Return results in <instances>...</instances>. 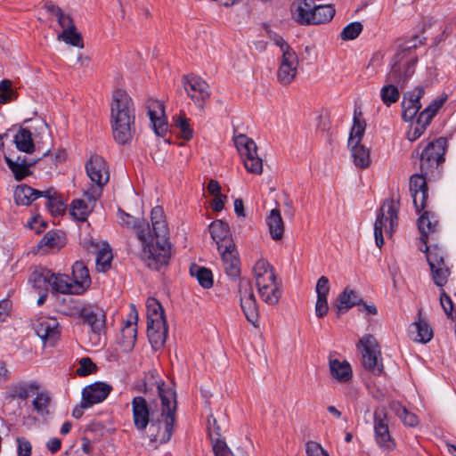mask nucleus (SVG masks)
Instances as JSON below:
<instances>
[{"mask_svg":"<svg viewBox=\"0 0 456 456\" xmlns=\"http://www.w3.org/2000/svg\"><path fill=\"white\" fill-rule=\"evenodd\" d=\"M160 408H154L142 396H135L131 402L133 423L140 436L152 448L167 443L176 422V393L164 382L157 386Z\"/></svg>","mask_w":456,"mask_h":456,"instance_id":"f257e3e1","label":"nucleus"},{"mask_svg":"<svg viewBox=\"0 0 456 456\" xmlns=\"http://www.w3.org/2000/svg\"><path fill=\"white\" fill-rule=\"evenodd\" d=\"M119 224L135 231L138 240L142 242V259L145 265L157 271L167 266L171 257V244L168 241V227L164 210L160 206L151 209L152 229L145 220H139L125 211L118 209Z\"/></svg>","mask_w":456,"mask_h":456,"instance_id":"f03ea898","label":"nucleus"},{"mask_svg":"<svg viewBox=\"0 0 456 456\" xmlns=\"http://www.w3.org/2000/svg\"><path fill=\"white\" fill-rule=\"evenodd\" d=\"M422 45L418 36L403 41L398 45V49L391 60V70L387 75V81L394 83L384 86L380 91V97L384 104L390 106L399 100L401 89L404 88L410 77L415 71V65L418 61L416 48Z\"/></svg>","mask_w":456,"mask_h":456,"instance_id":"7ed1b4c3","label":"nucleus"},{"mask_svg":"<svg viewBox=\"0 0 456 456\" xmlns=\"http://www.w3.org/2000/svg\"><path fill=\"white\" fill-rule=\"evenodd\" d=\"M110 126L115 142L130 144L135 134V110L132 98L121 89L114 91L110 105Z\"/></svg>","mask_w":456,"mask_h":456,"instance_id":"20e7f679","label":"nucleus"},{"mask_svg":"<svg viewBox=\"0 0 456 456\" xmlns=\"http://www.w3.org/2000/svg\"><path fill=\"white\" fill-rule=\"evenodd\" d=\"M253 275L261 299L269 305L279 303L282 293V281L274 267L265 259H259L253 267Z\"/></svg>","mask_w":456,"mask_h":456,"instance_id":"39448f33","label":"nucleus"},{"mask_svg":"<svg viewBox=\"0 0 456 456\" xmlns=\"http://www.w3.org/2000/svg\"><path fill=\"white\" fill-rule=\"evenodd\" d=\"M290 12L293 20L301 25H319L330 22L336 10L332 4L315 5L314 0H295Z\"/></svg>","mask_w":456,"mask_h":456,"instance_id":"423d86ee","label":"nucleus"},{"mask_svg":"<svg viewBox=\"0 0 456 456\" xmlns=\"http://www.w3.org/2000/svg\"><path fill=\"white\" fill-rule=\"evenodd\" d=\"M40 386L37 382H17L7 386L5 395L2 401V411L11 417V420H16L20 416L21 402L26 400L30 393L37 392Z\"/></svg>","mask_w":456,"mask_h":456,"instance_id":"0eeeda50","label":"nucleus"},{"mask_svg":"<svg viewBox=\"0 0 456 456\" xmlns=\"http://www.w3.org/2000/svg\"><path fill=\"white\" fill-rule=\"evenodd\" d=\"M446 149V138L439 137L428 142L420 154L418 151H413L411 158L419 156L420 172L430 175V177H436L440 174L439 167L444 162Z\"/></svg>","mask_w":456,"mask_h":456,"instance_id":"6e6552de","label":"nucleus"},{"mask_svg":"<svg viewBox=\"0 0 456 456\" xmlns=\"http://www.w3.org/2000/svg\"><path fill=\"white\" fill-rule=\"evenodd\" d=\"M361 348L362 364L374 375H380L384 366L382 363L381 352L377 339L371 334L364 335L357 343Z\"/></svg>","mask_w":456,"mask_h":456,"instance_id":"1a4fd4ad","label":"nucleus"},{"mask_svg":"<svg viewBox=\"0 0 456 456\" xmlns=\"http://www.w3.org/2000/svg\"><path fill=\"white\" fill-rule=\"evenodd\" d=\"M398 208L399 200L395 202L393 199L386 200L379 208L374 224L375 242L379 248L384 244L383 228L386 226V223L389 221L390 232L397 226Z\"/></svg>","mask_w":456,"mask_h":456,"instance_id":"9d476101","label":"nucleus"},{"mask_svg":"<svg viewBox=\"0 0 456 456\" xmlns=\"http://www.w3.org/2000/svg\"><path fill=\"white\" fill-rule=\"evenodd\" d=\"M240 307L248 322L255 328L259 326V306L256 301L251 281L241 278L238 283Z\"/></svg>","mask_w":456,"mask_h":456,"instance_id":"9b49d317","label":"nucleus"},{"mask_svg":"<svg viewBox=\"0 0 456 456\" xmlns=\"http://www.w3.org/2000/svg\"><path fill=\"white\" fill-rule=\"evenodd\" d=\"M236 148L243 159L244 167L248 172L260 175L263 172V161L257 155L256 142L245 134L234 138Z\"/></svg>","mask_w":456,"mask_h":456,"instance_id":"f8f14e48","label":"nucleus"},{"mask_svg":"<svg viewBox=\"0 0 456 456\" xmlns=\"http://www.w3.org/2000/svg\"><path fill=\"white\" fill-rule=\"evenodd\" d=\"M420 250L423 251L422 248ZM424 252L430 267L434 283L438 287H444L451 274L450 268L445 265L444 250L437 245L426 247Z\"/></svg>","mask_w":456,"mask_h":456,"instance_id":"ddd939ff","label":"nucleus"},{"mask_svg":"<svg viewBox=\"0 0 456 456\" xmlns=\"http://www.w3.org/2000/svg\"><path fill=\"white\" fill-rule=\"evenodd\" d=\"M447 95L444 94L440 98L433 100L429 105L425 108L416 119V124L407 134V137L410 141H415L419 138L425 132L428 126L431 123L433 118L436 116L438 110L446 102Z\"/></svg>","mask_w":456,"mask_h":456,"instance_id":"4468645a","label":"nucleus"},{"mask_svg":"<svg viewBox=\"0 0 456 456\" xmlns=\"http://www.w3.org/2000/svg\"><path fill=\"white\" fill-rule=\"evenodd\" d=\"M373 417V428L377 444L384 450H392L395 444L389 432L388 417L386 409H376Z\"/></svg>","mask_w":456,"mask_h":456,"instance_id":"2eb2a0df","label":"nucleus"},{"mask_svg":"<svg viewBox=\"0 0 456 456\" xmlns=\"http://www.w3.org/2000/svg\"><path fill=\"white\" fill-rule=\"evenodd\" d=\"M86 171L96 186L104 187L110 180L109 167L102 156H91L86 163Z\"/></svg>","mask_w":456,"mask_h":456,"instance_id":"dca6fc26","label":"nucleus"},{"mask_svg":"<svg viewBox=\"0 0 456 456\" xmlns=\"http://www.w3.org/2000/svg\"><path fill=\"white\" fill-rule=\"evenodd\" d=\"M428 176H430V175H424L420 172V174L412 175L410 178V191L417 212H420L427 207L426 202L428 197Z\"/></svg>","mask_w":456,"mask_h":456,"instance_id":"f3484780","label":"nucleus"},{"mask_svg":"<svg viewBox=\"0 0 456 456\" xmlns=\"http://www.w3.org/2000/svg\"><path fill=\"white\" fill-rule=\"evenodd\" d=\"M425 94L424 86H416L404 93L402 102V118L405 122L411 121L421 109L420 99Z\"/></svg>","mask_w":456,"mask_h":456,"instance_id":"a211bd4d","label":"nucleus"},{"mask_svg":"<svg viewBox=\"0 0 456 456\" xmlns=\"http://www.w3.org/2000/svg\"><path fill=\"white\" fill-rule=\"evenodd\" d=\"M83 324L90 327L93 333L100 335L105 330L106 314L96 305L86 304L81 315Z\"/></svg>","mask_w":456,"mask_h":456,"instance_id":"6ab92c4d","label":"nucleus"},{"mask_svg":"<svg viewBox=\"0 0 456 456\" xmlns=\"http://www.w3.org/2000/svg\"><path fill=\"white\" fill-rule=\"evenodd\" d=\"M147 110L155 134L158 136H165L168 129V124L165 116L164 104L160 101L149 100Z\"/></svg>","mask_w":456,"mask_h":456,"instance_id":"aec40b11","label":"nucleus"},{"mask_svg":"<svg viewBox=\"0 0 456 456\" xmlns=\"http://www.w3.org/2000/svg\"><path fill=\"white\" fill-rule=\"evenodd\" d=\"M298 66L297 53H289L281 56L277 71V79L282 86H289L295 79Z\"/></svg>","mask_w":456,"mask_h":456,"instance_id":"412c9836","label":"nucleus"},{"mask_svg":"<svg viewBox=\"0 0 456 456\" xmlns=\"http://www.w3.org/2000/svg\"><path fill=\"white\" fill-rule=\"evenodd\" d=\"M184 88L188 96L195 102V104H197L200 109H203L206 100L210 96L209 86L208 83L200 77H191L187 79Z\"/></svg>","mask_w":456,"mask_h":456,"instance_id":"4be33fe9","label":"nucleus"},{"mask_svg":"<svg viewBox=\"0 0 456 456\" xmlns=\"http://www.w3.org/2000/svg\"><path fill=\"white\" fill-rule=\"evenodd\" d=\"M211 238L217 245V249L232 248L235 244L232 237L228 224L217 219L213 221L208 227Z\"/></svg>","mask_w":456,"mask_h":456,"instance_id":"5701e85b","label":"nucleus"},{"mask_svg":"<svg viewBox=\"0 0 456 456\" xmlns=\"http://www.w3.org/2000/svg\"><path fill=\"white\" fill-rule=\"evenodd\" d=\"M167 321L156 320L147 322V336L154 350L162 348L167 335Z\"/></svg>","mask_w":456,"mask_h":456,"instance_id":"b1692460","label":"nucleus"},{"mask_svg":"<svg viewBox=\"0 0 456 456\" xmlns=\"http://www.w3.org/2000/svg\"><path fill=\"white\" fill-rule=\"evenodd\" d=\"M112 387L105 382L97 381L86 386L82 391L84 401L94 405L102 403L112 391Z\"/></svg>","mask_w":456,"mask_h":456,"instance_id":"393cba45","label":"nucleus"},{"mask_svg":"<svg viewBox=\"0 0 456 456\" xmlns=\"http://www.w3.org/2000/svg\"><path fill=\"white\" fill-rule=\"evenodd\" d=\"M34 330L44 341L54 340L60 333L59 322L51 317H39L34 323Z\"/></svg>","mask_w":456,"mask_h":456,"instance_id":"a878e982","label":"nucleus"},{"mask_svg":"<svg viewBox=\"0 0 456 456\" xmlns=\"http://www.w3.org/2000/svg\"><path fill=\"white\" fill-rule=\"evenodd\" d=\"M218 251L221 254L222 262L226 274L232 279L240 277V262L235 244H232V248H222V250Z\"/></svg>","mask_w":456,"mask_h":456,"instance_id":"bb28decb","label":"nucleus"},{"mask_svg":"<svg viewBox=\"0 0 456 456\" xmlns=\"http://www.w3.org/2000/svg\"><path fill=\"white\" fill-rule=\"evenodd\" d=\"M72 276L76 295H80L88 289L91 285V277L84 262H75L72 266Z\"/></svg>","mask_w":456,"mask_h":456,"instance_id":"cd10ccee","label":"nucleus"},{"mask_svg":"<svg viewBox=\"0 0 456 456\" xmlns=\"http://www.w3.org/2000/svg\"><path fill=\"white\" fill-rule=\"evenodd\" d=\"M13 195L17 205L29 206L43 196V191L36 190L27 184H20L15 188Z\"/></svg>","mask_w":456,"mask_h":456,"instance_id":"c85d7f7f","label":"nucleus"},{"mask_svg":"<svg viewBox=\"0 0 456 456\" xmlns=\"http://www.w3.org/2000/svg\"><path fill=\"white\" fill-rule=\"evenodd\" d=\"M266 224L269 233L273 240H281L283 238L285 226L278 208L272 209L266 217Z\"/></svg>","mask_w":456,"mask_h":456,"instance_id":"c756f323","label":"nucleus"},{"mask_svg":"<svg viewBox=\"0 0 456 456\" xmlns=\"http://www.w3.org/2000/svg\"><path fill=\"white\" fill-rule=\"evenodd\" d=\"M337 304V315L340 317L341 314L348 311L354 305H360L361 299L358 297L356 292L353 289H345L338 296Z\"/></svg>","mask_w":456,"mask_h":456,"instance_id":"7c9ffc66","label":"nucleus"},{"mask_svg":"<svg viewBox=\"0 0 456 456\" xmlns=\"http://www.w3.org/2000/svg\"><path fill=\"white\" fill-rule=\"evenodd\" d=\"M410 333L414 341L428 343L433 338V330L429 324L419 317V320L411 325Z\"/></svg>","mask_w":456,"mask_h":456,"instance_id":"2f4dec72","label":"nucleus"},{"mask_svg":"<svg viewBox=\"0 0 456 456\" xmlns=\"http://www.w3.org/2000/svg\"><path fill=\"white\" fill-rule=\"evenodd\" d=\"M85 305V303L69 295L61 300L59 304V312L67 316L78 318L79 315H81Z\"/></svg>","mask_w":456,"mask_h":456,"instance_id":"473e14b6","label":"nucleus"},{"mask_svg":"<svg viewBox=\"0 0 456 456\" xmlns=\"http://www.w3.org/2000/svg\"><path fill=\"white\" fill-rule=\"evenodd\" d=\"M437 221H432L430 218V212L424 211L423 214L418 219V227L421 233L420 240L426 247L428 236L433 235L436 232Z\"/></svg>","mask_w":456,"mask_h":456,"instance_id":"72a5a7b5","label":"nucleus"},{"mask_svg":"<svg viewBox=\"0 0 456 456\" xmlns=\"http://www.w3.org/2000/svg\"><path fill=\"white\" fill-rule=\"evenodd\" d=\"M51 277H53V273L50 270L38 268L31 273L29 281L38 291H47L51 287Z\"/></svg>","mask_w":456,"mask_h":456,"instance_id":"f704fd0d","label":"nucleus"},{"mask_svg":"<svg viewBox=\"0 0 456 456\" xmlns=\"http://www.w3.org/2000/svg\"><path fill=\"white\" fill-rule=\"evenodd\" d=\"M330 370L331 376L339 382H347L352 378L351 366L346 361L330 360Z\"/></svg>","mask_w":456,"mask_h":456,"instance_id":"c9c22d12","label":"nucleus"},{"mask_svg":"<svg viewBox=\"0 0 456 456\" xmlns=\"http://www.w3.org/2000/svg\"><path fill=\"white\" fill-rule=\"evenodd\" d=\"M44 198L47 199L46 208L49 209L52 215L57 216L64 213L66 209V205L63 200L61 199L58 192L53 189L50 188L48 190L43 191Z\"/></svg>","mask_w":456,"mask_h":456,"instance_id":"e433bc0d","label":"nucleus"},{"mask_svg":"<svg viewBox=\"0 0 456 456\" xmlns=\"http://www.w3.org/2000/svg\"><path fill=\"white\" fill-rule=\"evenodd\" d=\"M349 147L351 148L354 164L362 169L369 167L370 165L369 148L361 143H354Z\"/></svg>","mask_w":456,"mask_h":456,"instance_id":"4c0bfd02","label":"nucleus"},{"mask_svg":"<svg viewBox=\"0 0 456 456\" xmlns=\"http://www.w3.org/2000/svg\"><path fill=\"white\" fill-rule=\"evenodd\" d=\"M14 142L19 151L32 153L35 151V143L31 132L27 128H20L14 136Z\"/></svg>","mask_w":456,"mask_h":456,"instance_id":"58836bf2","label":"nucleus"},{"mask_svg":"<svg viewBox=\"0 0 456 456\" xmlns=\"http://www.w3.org/2000/svg\"><path fill=\"white\" fill-rule=\"evenodd\" d=\"M50 281L53 290L62 294H75L74 283L68 275L53 273Z\"/></svg>","mask_w":456,"mask_h":456,"instance_id":"ea45409f","label":"nucleus"},{"mask_svg":"<svg viewBox=\"0 0 456 456\" xmlns=\"http://www.w3.org/2000/svg\"><path fill=\"white\" fill-rule=\"evenodd\" d=\"M190 273L197 279L200 285L204 289H210L213 286V274L208 268L192 264L190 267Z\"/></svg>","mask_w":456,"mask_h":456,"instance_id":"a19ab883","label":"nucleus"},{"mask_svg":"<svg viewBox=\"0 0 456 456\" xmlns=\"http://www.w3.org/2000/svg\"><path fill=\"white\" fill-rule=\"evenodd\" d=\"M5 162L11 171L12 172L14 178L18 181L24 179L30 175L32 172L29 168L38 163L37 159L31 160L29 164H18L12 162V159L9 156H4Z\"/></svg>","mask_w":456,"mask_h":456,"instance_id":"79ce46f5","label":"nucleus"},{"mask_svg":"<svg viewBox=\"0 0 456 456\" xmlns=\"http://www.w3.org/2000/svg\"><path fill=\"white\" fill-rule=\"evenodd\" d=\"M113 258L111 248L109 244L104 243L96 253V269L98 272L105 273L111 267Z\"/></svg>","mask_w":456,"mask_h":456,"instance_id":"37998d69","label":"nucleus"},{"mask_svg":"<svg viewBox=\"0 0 456 456\" xmlns=\"http://www.w3.org/2000/svg\"><path fill=\"white\" fill-rule=\"evenodd\" d=\"M94 208L87 204L85 200H74L70 205V215L79 222L86 221Z\"/></svg>","mask_w":456,"mask_h":456,"instance_id":"c03bdc74","label":"nucleus"},{"mask_svg":"<svg viewBox=\"0 0 456 456\" xmlns=\"http://www.w3.org/2000/svg\"><path fill=\"white\" fill-rule=\"evenodd\" d=\"M52 398L47 392H37V396L32 401V405L37 413L42 417L49 414V406L51 404Z\"/></svg>","mask_w":456,"mask_h":456,"instance_id":"a18cd8bd","label":"nucleus"},{"mask_svg":"<svg viewBox=\"0 0 456 456\" xmlns=\"http://www.w3.org/2000/svg\"><path fill=\"white\" fill-rule=\"evenodd\" d=\"M392 409L395 411L396 416L403 421L404 425L413 428L419 424L418 416L415 413L409 411L401 403H394Z\"/></svg>","mask_w":456,"mask_h":456,"instance_id":"49530a36","label":"nucleus"},{"mask_svg":"<svg viewBox=\"0 0 456 456\" xmlns=\"http://www.w3.org/2000/svg\"><path fill=\"white\" fill-rule=\"evenodd\" d=\"M366 128V123L364 120H361L354 114V124L350 131L349 138H348V146L353 145L354 143H360Z\"/></svg>","mask_w":456,"mask_h":456,"instance_id":"de8ad7c7","label":"nucleus"},{"mask_svg":"<svg viewBox=\"0 0 456 456\" xmlns=\"http://www.w3.org/2000/svg\"><path fill=\"white\" fill-rule=\"evenodd\" d=\"M147 322L163 320L166 321L164 309L160 303L155 298H148L147 300Z\"/></svg>","mask_w":456,"mask_h":456,"instance_id":"09e8293b","label":"nucleus"},{"mask_svg":"<svg viewBox=\"0 0 456 456\" xmlns=\"http://www.w3.org/2000/svg\"><path fill=\"white\" fill-rule=\"evenodd\" d=\"M19 98L18 87L10 79H2V105L15 102Z\"/></svg>","mask_w":456,"mask_h":456,"instance_id":"8fccbe9b","label":"nucleus"},{"mask_svg":"<svg viewBox=\"0 0 456 456\" xmlns=\"http://www.w3.org/2000/svg\"><path fill=\"white\" fill-rule=\"evenodd\" d=\"M58 40H62L66 44L78 48L84 47L82 36L79 32H77L76 27L72 29L63 30L60 35H58Z\"/></svg>","mask_w":456,"mask_h":456,"instance_id":"3c124183","label":"nucleus"},{"mask_svg":"<svg viewBox=\"0 0 456 456\" xmlns=\"http://www.w3.org/2000/svg\"><path fill=\"white\" fill-rule=\"evenodd\" d=\"M66 157L65 151H59L53 155L50 152V150H46L43 152L42 157L37 159V161L40 165L41 163L49 164L50 167L53 168V167H56L58 163L65 161Z\"/></svg>","mask_w":456,"mask_h":456,"instance_id":"603ef678","label":"nucleus"},{"mask_svg":"<svg viewBox=\"0 0 456 456\" xmlns=\"http://www.w3.org/2000/svg\"><path fill=\"white\" fill-rule=\"evenodd\" d=\"M211 444L215 456H234L225 440L223 437H219L218 434L216 436L214 435Z\"/></svg>","mask_w":456,"mask_h":456,"instance_id":"864d4df0","label":"nucleus"},{"mask_svg":"<svg viewBox=\"0 0 456 456\" xmlns=\"http://www.w3.org/2000/svg\"><path fill=\"white\" fill-rule=\"evenodd\" d=\"M175 126L179 129L183 139L190 141L193 137V129L191 127L189 119L184 114L179 115L175 122Z\"/></svg>","mask_w":456,"mask_h":456,"instance_id":"5fc2aeb1","label":"nucleus"},{"mask_svg":"<svg viewBox=\"0 0 456 456\" xmlns=\"http://www.w3.org/2000/svg\"><path fill=\"white\" fill-rule=\"evenodd\" d=\"M362 28L363 27L361 22H351L343 28L340 34L341 39L345 41L354 40L361 34Z\"/></svg>","mask_w":456,"mask_h":456,"instance_id":"6e6d98bb","label":"nucleus"},{"mask_svg":"<svg viewBox=\"0 0 456 456\" xmlns=\"http://www.w3.org/2000/svg\"><path fill=\"white\" fill-rule=\"evenodd\" d=\"M97 370L96 365L89 357H84L79 362V368L77 370V374L85 377L95 372Z\"/></svg>","mask_w":456,"mask_h":456,"instance_id":"4d7b16f0","label":"nucleus"},{"mask_svg":"<svg viewBox=\"0 0 456 456\" xmlns=\"http://www.w3.org/2000/svg\"><path fill=\"white\" fill-rule=\"evenodd\" d=\"M61 237L57 232L53 231H50L45 234V236L41 239L38 243V246L41 247H48L49 248H54L59 246Z\"/></svg>","mask_w":456,"mask_h":456,"instance_id":"13d9d810","label":"nucleus"},{"mask_svg":"<svg viewBox=\"0 0 456 456\" xmlns=\"http://www.w3.org/2000/svg\"><path fill=\"white\" fill-rule=\"evenodd\" d=\"M307 456H330L322 445L314 441H308L305 444Z\"/></svg>","mask_w":456,"mask_h":456,"instance_id":"bf43d9fd","label":"nucleus"},{"mask_svg":"<svg viewBox=\"0 0 456 456\" xmlns=\"http://www.w3.org/2000/svg\"><path fill=\"white\" fill-rule=\"evenodd\" d=\"M307 456H330L322 445L314 441H308L305 444Z\"/></svg>","mask_w":456,"mask_h":456,"instance_id":"052dcab7","label":"nucleus"},{"mask_svg":"<svg viewBox=\"0 0 456 456\" xmlns=\"http://www.w3.org/2000/svg\"><path fill=\"white\" fill-rule=\"evenodd\" d=\"M307 456H330L322 445L314 441H308L305 444Z\"/></svg>","mask_w":456,"mask_h":456,"instance_id":"680f3d73","label":"nucleus"},{"mask_svg":"<svg viewBox=\"0 0 456 456\" xmlns=\"http://www.w3.org/2000/svg\"><path fill=\"white\" fill-rule=\"evenodd\" d=\"M55 10L58 23L63 28V30L75 28L76 26L74 24L72 18L69 15L64 14L61 9Z\"/></svg>","mask_w":456,"mask_h":456,"instance_id":"e2e57ef3","label":"nucleus"},{"mask_svg":"<svg viewBox=\"0 0 456 456\" xmlns=\"http://www.w3.org/2000/svg\"><path fill=\"white\" fill-rule=\"evenodd\" d=\"M440 305L447 317L452 319L453 303L444 289H442L440 293Z\"/></svg>","mask_w":456,"mask_h":456,"instance_id":"0e129e2a","label":"nucleus"},{"mask_svg":"<svg viewBox=\"0 0 456 456\" xmlns=\"http://www.w3.org/2000/svg\"><path fill=\"white\" fill-rule=\"evenodd\" d=\"M317 297H327L330 292L329 279L326 276H321L316 283L315 288Z\"/></svg>","mask_w":456,"mask_h":456,"instance_id":"69168bd1","label":"nucleus"},{"mask_svg":"<svg viewBox=\"0 0 456 456\" xmlns=\"http://www.w3.org/2000/svg\"><path fill=\"white\" fill-rule=\"evenodd\" d=\"M102 188L103 187L95 185L94 187H92L89 191L85 192L84 195H85L86 200L88 201L87 204L92 206V208L95 207L97 200H99L100 197L102 196Z\"/></svg>","mask_w":456,"mask_h":456,"instance_id":"338daca9","label":"nucleus"},{"mask_svg":"<svg viewBox=\"0 0 456 456\" xmlns=\"http://www.w3.org/2000/svg\"><path fill=\"white\" fill-rule=\"evenodd\" d=\"M18 444V456H30L31 455V444L25 437H17Z\"/></svg>","mask_w":456,"mask_h":456,"instance_id":"774afa93","label":"nucleus"}]
</instances>
